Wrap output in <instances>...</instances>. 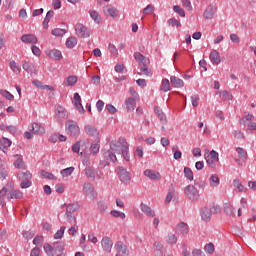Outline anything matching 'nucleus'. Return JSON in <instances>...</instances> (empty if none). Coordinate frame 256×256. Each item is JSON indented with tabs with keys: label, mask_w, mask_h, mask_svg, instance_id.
I'll list each match as a JSON object with an SVG mask.
<instances>
[{
	"label": "nucleus",
	"mask_w": 256,
	"mask_h": 256,
	"mask_svg": "<svg viewBox=\"0 0 256 256\" xmlns=\"http://www.w3.org/2000/svg\"><path fill=\"white\" fill-rule=\"evenodd\" d=\"M104 157L110 163H117V157H123L125 161H129V143L125 138L112 140L110 150L104 153Z\"/></svg>",
	"instance_id": "nucleus-1"
},
{
	"label": "nucleus",
	"mask_w": 256,
	"mask_h": 256,
	"mask_svg": "<svg viewBox=\"0 0 256 256\" xmlns=\"http://www.w3.org/2000/svg\"><path fill=\"white\" fill-rule=\"evenodd\" d=\"M184 194L186 199H188L189 201H192V203H196V201H198L201 198L199 189H197L195 185H191V184L187 185L184 188Z\"/></svg>",
	"instance_id": "nucleus-2"
},
{
	"label": "nucleus",
	"mask_w": 256,
	"mask_h": 256,
	"mask_svg": "<svg viewBox=\"0 0 256 256\" xmlns=\"http://www.w3.org/2000/svg\"><path fill=\"white\" fill-rule=\"evenodd\" d=\"M134 58L137 61L141 72L144 75H149V66H147V60L145 59V56H143V54H141L140 52H135Z\"/></svg>",
	"instance_id": "nucleus-3"
},
{
	"label": "nucleus",
	"mask_w": 256,
	"mask_h": 256,
	"mask_svg": "<svg viewBox=\"0 0 256 256\" xmlns=\"http://www.w3.org/2000/svg\"><path fill=\"white\" fill-rule=\"evenodd\" d=\"M75 33L77 37H80L81 39H89V37H91V30L82 23H77L75 25Z\"/></svg>",
	"instance_id": "nucleus-4"
},
{
	"label": "nucleus",
	"mask_w": 256,
	"mask_h": 256,
	"mask_svg": "<svg viewBox=\"0 0 256 256\" xmlns=\"http://www.w3.org/2000/svg\"><path fill=\"white\" fill-rule=\"evenodd\" d=\"M32 177L33 175L29 171L22 172L19 174V179H21L22 181L20 184L21 189H29V187L33 185V183L31 182Z\"/></svg>",
	"instance_id": "nucleus-5"
},
{
	"label": "nucleus",
	"mask_w": 256,
	"mask_h": 256,
	"mask_svg": "<svg viewBox=\"0 0 256 256\" xmlns=\"http://www.w3.org/2000/svg\"><path fill=\"white\" fill-rule=\"evenodd\" d=\"M66 133H68V135H71L72 137H79V133H81V130L79 129V125H77V122L69 120L66 123Z\"/></svg>",
	"instance_id": "nucleus-6"
},
{
	"label": "nucleus",
	"mask_w": 256,
	"mask_h": 256,
	"mask_svg": "<svg viewBox=\"0 0 256 256\" xmlns=\"http://www.w3.org/2000/svg\"><path fill=\"white\" fill-rule=\"evenodd\" d=\"M206 163L210 169H215L219 163V153L215 150L210 151V155L205 157Z\"/></svg>",
	"instance_id": "nucleus-7"
},
{
	"label": "nucleus",
	"mask_w": 256,
	"mask_h": 256,
	"mask_svg": "<svg viewBox=\"0 0 256 256\" xmlns=\"http://www.w3.org/2000/svg\"><path fill=\"white\" fill-rule=\"evenodd\" d=\"M82 191L88 199H91L92 201L97 199V192L95 191V188L93 187V184L87 182L84 183Z\"/></svg>",
	"instance_id": "nucleus-8"
},
{
	"label": "nucleus",
	"mask_w": 256,
	"mask_h": 256,
	"mask_svg": "<svg viewBox=\"0 0 256 256\" xmlns=\"http://www.w3.org/2000/svg\"><path fill=\"white\" fill-rule=\"evenodd\" d=\"M116 256H127L129 255V248L122 241H118L115 246Z\"/></svg>",
	"instance_id": "nucleus-9"
},
{
	"label": "nucleus",
	"mask_w": 256,
	"mask_h": 256,
	"mask_svg": "<svg viewBox=\"0 0 256 256\" xmlns=\"http://www.w3.org/2000/svg\"><path fill=\"white\" fill-rule=\"evenodd\" d=\"M55 117L57 121H63V119H67V110L62 105H56L55 108Z\"/></svg>",
	"instance_id": "nucleus-10"
},
{
	"label": "nucleus",
	"mask_w": 256,
	"mask_h": 256,
	"mask_svg": "<svg viewBox=\"0 0 256 256\" xmlns=\"http://www.w3.org/2000/svg\"><path fill=\"white\" fill-rule=\"evenodd\" d=\"M118 175L122 183H125V184L131 183V175L125 168L123 167L118 168Z\"/></svg>",
	"instance_id": "nucleus-11"
},
{
	"label": "nucleus",
	"mask_w": 256,
	"mask_h": 256,
	"mask_svg": "<svg viewBox=\"0 0 256 256\" xmlns=\"http://www.w3.org/2000/svg\"><path fill=\"white\" fill-rule=\"evenodd\" d=\"M45 53L47 57L53 59L54 61H61V59H63V54L58 49L46 50Z\"/></svg>",
	"instance_id": "nucleus-12"
},
{
	"label": "nucleus",
	"mask_w": 256,
	"mask_h": 256,
	"mask_svg": "<svg viewBox=\"0 0 256 256\" xmlns=\"http://www.w3.org/2000/svg\"><path fill=\"white\" fill-rule=\"evenodd\" d=\"M144 175L151 181H161V173L157 172V170L147 169L144 171Z\"/></svg>",
	"instance_id": "nucleus-13"
},
{
	"label": "nucleus",
	"mask_w": 256,
	"mask_h": 256,
	"mask_svg": "<svg viewBox=\"0 0 256 256\" xmlns=\"http://www.w3.org/2000/svg\"><path fill=\"white\" fill-rule=\"evenodd\" d=\"M29 131H32V133L34 135H44L45 133V127H43L41 124L39 123H32L29 126Z\"/></svg>",
	"instance_id": "nucleus-14"
},
{
	"label": "nucleus",
	"mask_w": 256,
	"mask_h": 256,
	"mask_svg": "<svg viewBox=\"0 0 256 256\" xmlns=\"http://www.w3.org/2000/svg\"><path fill=\"white\" fill-rule=\"evenodd\" d=\"M103 11L108 17L116 18L119 16V10L111 5L104 6Z\"/></svg>",
	"instance_id": "nucleus-15"
},
{
	"label": "nucleus",
	"mask_w": 256,
	"mask_h": 256,
	"mask_svg": "<svg viewBox=\"0 0 256 256\" xmlns=\"http://www.w3.org/2000/svg\"><path fill=\"white\" fill-rule=\"evenodd\" d=\"M102 249L106 253H111V249H113V241L109 239V237H104L101 241Z\"/></svg>",
	"instance_id": "nucleus-16"
},
{
	"label": "nucleus",
	"mask_w": 256,
	"mask_h": 256,
	"mask_svg": "<svg viewBox=\"0 0 256 256\" xmlns=\"http://www.w3.org/2000/svg\"><path fill=\"white\" fill-rule=\"evenodd\" d=\"M20 40L22 43H27L29 45H35V43L38 41L36 36L33 34H24L21 36Z\"/></svg>",
	"instance_id": "nucleus-17"
},
{
	"label": "nucleus",
	"mask_w": 256,
	"mask_h": 256,
	"mask_svg": "<svg viewBox=\"0 0 256 256\" xmlns=\"http://www.w3.org/2000/svg\"><path fill=\"white\" fill-rule=\"evenodd\" d=\"M209 59L213 65H219L221 63V54L217 50H212Z\"/></svg>",
	"instance_id": "nucleus-18"
},
{
	"label": "nucleus",
	"mask_w": 256,
	"mask_h": 256,
	"mask_svg": "<svg viewBox=\"0 0 256 256\" xmlns=\"http://www.w3.org/2000/svg\"><path fill=\"white\" fill-rule=\"evenodd\" d=\"M74 105L78 111V113H85V108H83V104H81V96L79 93H74Z\"/></svg>",
	"instance_id": "nucleus-19"
},
{
	"label": "nucleus",
	"mask_w": 256,
	"mask_h": 256,
	"mask_svg": "<svg viewBox=\"0 0 256 256\" xmlns=\"http://www.w3.org/2000/svg\"><path fill=\"white\" fill-rule=\"evenodd\" d=\"M11 145H13V142L10 139L5 137L0 139V151H3V153H7Z\"/></svg>",
	"instance_id": "nucleus-20"
},
{
	"label": "nucleus",
	"mask_w": 256,
	"mask_h": 256,
	"mask_svg": "<svg viewBox=\"0 0 256 256\" xmlns=\"http://www.w3.org/2000/svg\"><path fill=\"white\" fill-rule=\"evenodd\" d=\"M15 161H14V167L15 169H25V162L23 161V155L21 154H16L14 156Z\"/></svg>",
	"instance_id": "nucleus-21"
},
{
	"label": "nucleus",
	"mask_w": 256,
	"mask_h": 256,
	"mask_svg": "<svg viewBox=\"0 0 256 256\" xmlns=\"http://www.w3.org/2000/svg\"><path fill=\"white\" fill-rule=\"evenodd\" d=\"M154 111H155L160 123H162V125H167V116L165 115V113H163V110H161V108H159V106H156L154 108Z\"/></svg>",
	"instance_id": "nucleus-22"
},
{
	"label": "nucleus",
	"mask_w": 256,
	"mask_h": 256,
	"mask_svg": "<svg viewBox=\"0 0 256 256\" xmlns=\"http://www.w3.org/2000/svg\"><path fill=\"white\" fill-rule=\"evenodd\" d=\"M140 209L142 213L146 214L147 217H155V212L151 207H149V205L141 203Z\"/></svg>",
	"instance_id": "nucleus-23"
},
{
	"label": "nucleus",
	"mask_w": 256,
	"mask_h": 256,
	"mask_svg": "<svg viewBox=\"0 0 256 256\" xmlns=\"http://www.w3.org/2000/svg\"><path fill=\"white\" fill-rule=\"evenodd\" d=\"M177 233H180V235H187L189 233V225L185 222H180L176 227Z\"/></svg>",
	"instance_id": "nucleus-24"
},
{
	"label": "nucleus",
	"mask_w": 256,
	"mask_h": 256,
	"mask_svg": "<svg viewBox=\"0 0 256 256\" xmlns=\"http://www.w3.org/2000/svg\"><path fill=\"white\" fill-rule=\"evenodd\" d=\"M170 83L173 85V87H176L178 89L184 87L185 85V82H183L181 78H178L176 76H171Z\"/></svg>",
	"instance_id": "nucleus-25"
},
{
	"label": "nucleus",
	"mask_w": 256,
	"mask_h": 256,
	"mask_svg": "<svg viewBox=\"0 0 256 256\" xmlns=\"http://www.w3.org/2000/svg\"><path fill=\"white\" fill-rule=\"evenodd\" d=\"M201 219L203 221H210L211 220V209L204 207L200 211Z\"/></svg>",
	"instance_id": "nucleus-26"
},
{
	"label": "nucleus",
	"mask_w": 256,
	"mask_h": 256,
	"mask_svg": "<svg viewBox=\"0 0 256 256\" xmlns=\"http://www.w3.org/2000/svg\"><path fill=\"white\" fill-rule=\"evenodd\" d=\"M89 15L91 19H93V21L96 22L97 25H101L102 19L101 15H99V12H97L96 10H90Z\"/></svg>",
	"instance_id": "nucleus-27"
},
{
	"label": "nucleus",
	"mask_w": 256,
	"mask_h": 256,
	"mask_svg": "<svg viewBox=\"0 0 256 256\" xmlns=\"http://www.w3.org/2000/svg\"><path fill=\"white\" fill-rule=\"evenodd\" d=\"M84 130L85 133H87V135H90L91 137H99V132L97 131V129H95V127L91 125L85 126Z\"/></svg>",
	"instance_id": "nucleus-28"
},
{
	"label": "nucleus",
	"mask_w": 256,
	"mask_h": 256,
	"mask_svg": "<svg viewBox=\"0 0 256 256\" xmlns=\"http://www.w3.org/2000/svg\"><path fill=\"white\" fill-rule=\"evenodd\" d=\"M203 16L206 19H213V17H215V7L208 6L204 11Z\"/></svg>",
	"instance_id": "nucleus-29"
},
{
	"label": "nucleus",
	"mask_w": 256,
	"mask_h": 256,
	"mask_svg": "<svg viewBox=\"0 0 256 256\" xmlns=\"http://www.w3.org/2000/svg\"><path fill=\"white\" fill-rule=\"evenodd\" d=\"M221 180L219 179V176L217 174H212L209 178V184L210 187H217L220 185Z\"/></svg>",
	"instance_id": "nucleus-30"
},
{
	"label": "nucleus",
	"mask_w": 256,
	"mask_h": 256,
	"mask_svg": "<svg viewBox=\"0 0 256 256\" xmlns=\"http://www.w3.org/2000/svg\"><path fill=\"white\" fill-rule=\"evenodd\" d=\"M219 97L223 101H232L233 100V94H231V92L226 91V90L220 91L219 92Z\"/></svg>",
	"instance_id": "nucleus-31"
},
{
	"label": "nucleus",
	"mask_w": 256,
	"mask_h": 256,
	"mask_svg": "<svg viewBox=\"0 0 256 256\" xmlns=\"http://www.w3.org/2000/svg\"><path fill=\"white\" fill-rule=\"evenodd\" d=\"M125 105L128 109V111H135V107L137 105V103L135 102V98H128L125 101Z\"/></svg>",
	"instance_id": "nucleus-32"
},
{
	"label": "nucleus",
	"mask_w": 256,
	"mask_h": 256,
	"mask_svg": "<svg viewBox=\"0 0 256 256\" xmlns=\"http://www.w3.org/2000/svg\"><path fill=\"white\" fill-rule=\"evenodd\" d=\"M40 175L42 179H49L50 181H57V176H55L53 173H49L45 170H41Z\"/></svg>",
	"instance_id": "nucleus-33"
},
{
	"label": "nucleus",
	"mask_w": 256,
	"mask_h": 256,
	"mask_svg": "<svg viewBox=\"0 0 256 256\" xmlns=\"http://www.w3.org/2000/svg\"><path fill=\"white\" fill-rule=\"evenodd\" d=\"M23 197V192H21L20 190H13L12 192H10L7 196V199L11 200V199H21Z\"/></svg>",
	"instance_id": "nucleus-34"
},
{
	"label": "nucleus",
	"mask_w": 256,
	"mask_h": 256,
	"mask_svg": "<svg viewBox=\"0 0 256 256\" xmlns=\"http://www.w3.org/2000/svg\"><path fill=\"white\" fill-rule=\"evenodd\" d=\"M84 171H85L86 177H88V179H90V181H95V177H96L97 173L93 170V168L87 167V168H85Z\"/></svg>",
	"instance_id": "nucleus-35"
},
{
	"label": "nucleus",
	"mask_w": 256,
	"mask_h": 256,
	"mask_svg": "<svg viewBox=\"0 0 256 256\" xmlns=\"http://www.w3.org/2000/svg\"><path fill=\"white\" fill-rule=\"evenodd\" d=\"M9 67H10L11 71H13V73H15L16 75H19V73H21V66H19L17 64V62L10 61L9 62Z\"/></svg>",
	"instance_id": "nucleus-36"
},
{
	"label": "nucleus",
	"mask_w": 256,
	"mask_h": 256,
	"mask_svg": "<svg viewBox=\"0 0 256 256\" xmlns=\"http://www.w3.org/2000/svg\"><path fill=\"white\" fill-rule=\"evenodd\" d=\"M75 172V167H68L66 169H63L60 171V175L62 177H71L73 173Z\"/></svg>",
	"instance_id": "nucleus-37"
},
{
	"label": "nucleus",
	"mask_w": 256,
	"mask_h": 256,
	"mask_svg": "<svg viewBox=\"0 0 256 256\" xmlns=\"http://www.w3.org/2000/svg\"><path fill=\"white\" fill-rule=\"evenodd\" d=\"M76 46H77V38L76 37L72 36L66 40V47L68 49H73V47H76Z\"/></svg>",
	"instance_id": "nucleus-38"
},
{
	"label": "nucleus",
	"mask_w": 256,
	"mask_h": 256,
	"mask_svg": "<svg viewBox=\"0 0 256 256\" xmlns=\"http://www.w3.org/2000/svg\"><path fill=\"white\" fill-rule=\"evenodd\" d=\"M66 87H73L77 83V76H69L64 81Z\"/></svg>",
	"instance_id": "nucleus-39"
},
{
	"label": "nucleus",
	"mask_w": 256,
	"mask_h": 256,
	"mask_svg": "<svg viewBox=\"0 0 256 256\" xmlns=\"http://www.w3.org/2000/svg\"><path fill=\"white\" fill-rule=\"evenodd\" d=\"M236 153H238L239 159L242 161H247V151H245V149L238 147L236 148Z\"/></svg>",
	"instance_id": "nucleus-40"
},
{
	"label": "nucleus",
	"mask_w": 256,
	"mask_h": 256,
	"mask_svg": "<svg viewBox=\"0 0 256 256\" xmlns=\"http://www.w3.org/2000/svg\"><path fill=\"white\" fill-rule=\"evenodd\" d=\"M43 248H44L45 253L48 254L49 256L55 255V248L53 246H51V244L45 243Z\"/></svg>",
	"instance_id": "nucleus-41"
},
{
	"label": "nucleus",
	"mask_w": 256,
	"mask_h": 256,
	"mask_svg": "<svg viewBox=\"0 0 256 256\" xmlns=\"http://www.w3.org/2000/svg\"><path fill=\"white\" fill-rule=\"evenodd\" d=\"M224 213H226V215H229L230 217L235 215V208H233V205L231 204H225L224 205Z\"/></svg>",
	"instance_id": "nucleus-42"
},
{
	"label": "nucleus",
	"mask_w": 256,
	"mask_h": 256,
	"mask_svg": "<svg viewBox=\"0 0 256 256\" xmlns=\"http://www.w3.org/2000/svg\"><path fill=\"white\" fill-rule=\"evenodd\" d=\"M51 33L52 35H54V37H63V35L67 33V30L61 29V28H55L51 31Z\"/></svg>",
	"instance_id": "nucleus-43"
},
{
	"label": "nucleus",
	"mask_w": 256,
	"mask_h": 256,
	"mask_svg": "<svg viewBox=\"0 0 256 256\" xmlns=\"http://www.w3.org/2000/svg\"><path fill=\"white\" fill-rule=\"evenodd\" d=\"M160 90L167 92V91H171V86L169 84V79H163L162 80V84L160 86Z\"/></svg>",
	"instance_id": "nucleus-44"
},
{
	"label": "nucleus",
	"mask_w": 256,
	"mask_h": 256,
	"mask_svg": "<svg viewBox=\"0 0 256 256\" xmlns=\"http://www.w3.org/2000/svg\"><path fill=\"white\" fill-rule=\"evenodd\" d=\"M0 95H2V97H5V99H7L8 101H13L15 99V96H13V94H11L7 90L0 89Z\"/></svg>",
	"instance_id": "nucleus-45"
},
{
	"label": "nucleus",
	"mask_w": 256,
	"mask_h": 256,
	"mask_svg": "<svg viewBox=\"0 0 256 256\" xmlns=\"http://www.w3.org/2000/svg\"><path fill=\"white\" fill-rule=\"evenodd\" d=\"M22 67L24 71H27V73H33V70L35 69V66H33V63L31 62H24Z\"/></svg>",
	"instance_id": "nucleus-46"
},
{
	"label": "nucleus",
	"mask_w": 256,
	"mask_h": 256,
	"mask_svg": "<svg viewBox=\"0 0 256 256\" xmlns=\"http://www.w3.org/2000/svg\"><path fill=\"white\" fill-rule=\"evenodd\" d=\"M7 195V188L3 187L1 190H0V205L2 207H5V197Z\"/></svg>",
	"instance_id": "nucleus-47"
},
{
	"label": "nucleus",
	"mask_w": 256,
	"mask_h": 256,
	"mask_svg": "<svg viewBox=\"0 0 256 256\" xmlns=\"http://www.w3.org/2000/svg\"><path fill=\"white\" fill-rule=\"evenodd\" d=\"M184 175L188 181H193L194 176H193V171L189 167L184 168Z\"/></svg>",
	"instance_id": "nucleus-48"
},
{
	"label": "nucleus",
	"mask_w": 256,
	"mask_h": 256,
	"mask_svg": "<svg viewBox=\"0 0 256 256\" xmlns=\"http://www.w3.org/2000/svg\"><path fill=\"white\" fill-rule=\"evenodd\" d=\"M166 241L170 245H175V243H177V236L173 233H169L168 236L166 237Z\"/></svg>",
	"instance_id": "nucleus-49"
},
{
	"label": "nucleus",
	"mask_w": 256,
	"mask_h": 256,
	"mask_svg": "<svg viewBox=\"0 0 256 256\" xmlns=\"http://www.w3.org/2000/svg\"><path fill=\"white\" fill-rule=\"evenodd\" d=\"M110 215H112V217H116V218H120V219H125L127 217L125 215V213L117 211V210H112L110 212Z\"/></svg>",
	"instance_id": "nucleus-50"
},
{
	"label": "nucleus",
	"mask_w": 256,
	"mask_h": 256,
	"mask_svg": "<svg viewBox=\"0 0 256 256\" xmlns=\"http://www.w3.org/2000/svg\"><path fill=\"white\" fill-rule=\"evenodd\" d=\"M173 11L175 13H177L178 15H180V17H185V10H183V8H181V6L174 5L173 6Z\"/></svg>",
	"instance_id": "nucleus-51"
},
{
	"label": "nucleus",
	"mask_w": 256,
	"mask_h": 256,
	"mask_svg": "<svg viewBox=\"0 0 256 256\" xmlns=\"http://www.w3.org/2000/svg\"><path fill=\"white\" fill-rule=\"evenodd\" d=\"M172 151L174 152V159H181L183 154L181 153V151H179V146H173Z\"/></svg>",
	"instance_id": "nucleus-52"
},
{
	"label": "nucleus",
	"mask_w": 256,
	"mask_h": 256,
	"mask_svg": "<svg viewBox=\"0 0 256 256\" xmlns=\"http://www.w3.org/2000/svg\"><path fill=\"white\" fill-rule=\"evenodd\" d=\"M65 226H62L55 234L54 239H62L63 235H65Z\"/></svg>",
	"instance_id": "nucleus-53"
},
{
	"label": "nucleus",
	"mask_w": 256,
	"mask_h": 256,
	"mask_svg": "<svg viewBox=\"0 0 256 256\" xmlns=\"http://www.w3.org/2000/svg\"><path fill=\"white\" fill-rule=\"evenodd\" d=\"M204 251L206 253H209L210 255L214 253L215 251V245L213 243H208L204 247Z\"/></svg>",
	"instance_id": "nucleus-54"
},
{
	"label": "nucleus",
	"mask_w": 256,
	"mask_h": 256,
	"mask_svg": "<svg viewBox=\"0 0 256 256\" xmlns=\"http://www.w3.org/2000/svg\"><path fill=\"white\" fill-rule=\"evenodd\" d=\"M233 185L234 187H236V189H238L240 193H243V191H245V188L243 187V184H241V181H239V179H235L233 181Z\"/></svg>",
	"instance_id": "nucleus-55"
},
{
	"label": "nucleus",
	"mask_w": 256,
	"mask_h": 256,
	"mask_svg": "<svg viewBox=\"0 0 256 256\" xmlns=\"http://www.w3.org/2000/svg\"><path fill=\"white\" fill-rule=\"evenodd\" d=\"M75 211H77V205H75V204H68L66 206V213L73 214V213H75Z\"/></svg>",
	"instance_id": "nucleus-56"
},
{
	"label": "nucleus",
	"mask_w": 256,
	"mask_h": 256,
	"mask_svg": "<svg viewBox=\"0 0 256 256\" xmlns=\"http://www.w3.org/2000/svg\"><path fill=\"white\" fill-rule=\"evenodd\" d=\"M182 3V6L185 7L188 11L193 10V6L191 5V0H180Z\"/></svg>",
	"instance_id": "nucleus-57"
},
{
	"label": "nucleus",
	"mask_w": 256,
	"mask_h": 256,
	"mask_svg": "<svg viewBox=\"0 0 256 256\" xmlns=\"http://www.w3.org/2000/svg\"><path fill=\"white\" fill-rule=\"evenodd\" d=\"M99 148H100V145L98 142H96L91 145L90 151H91V153H93V155H97L99 153Z\"/></svg>",
	"instance_id": "nucleus-58"
},
{
	"label": "nucleus",
	"mask_w": 256,
	"mask_h": 256,
	"mask_svg": "<svg viewBox=\"0 0 256 256\" xmlns=\"http://www.w3.org/2000/svg\"><path fill=\"white\" fill-rule=\"evenodd\" d=\"M232 134L235 139H245V134L241 130H235Z\"/></svg>",
	"instance_id": "nucleus-59"
},
{
	"label": "nucleus",
	"mask_w": 256,
	"mask_h": 256,
	"mask_svg": "<svg viewBox=\"0 0 256 256\" xmlns=\"http://www.w3.org/2000/svg\"><path fill=\"white\" fill-rule=\"evenodd\" d=\"M168 25H171L172 27H181V22L175 18H171L168 20Z\"/></svg>",
	"instance_id": "nucleus-60"
},
{
	"label": "nucleus",
	"mask_w": 256,
	"mask_h": 256,
	"mask_svg": "<svg viewBox=\"0 0 256 256\" xmlns=\"http://www.w3.org/2000/svg\"><path fill=\"white\" fill-rule=\"evenodd\" d=\"M154 11H155V6L148 5L146 8L143 9V14L144 15H149L151 13H154Z\"/></svg>",
	"instance_id": "nucleus-61"
},
{
	"label": "nucleus",
	"mask_w": 256,
	"mask_h": 256,
	"mask_svg": "<svg viewBox=\"0 0 256 256\" xmlns=\"http://www.w3.org/2000/svg\"><path fill=\"white\" fill-rule=\"evenodd\" d=\"M65 217L68 223H77V218L73 214L65 213Z\"/></svg>",
	"instance_id": "nucleus-62"
},
{
	"label": "nucleus",
	"mask_w": 256,
	"mask_h": 256,
	"mask_svg": "<svg viewBox=\"0 0 256 256\" xmlns=\"http://www.w3.org/2000/svg\"><path fill=\"white\" fill-rule=\"evenodd\" d=\"M192 107H199V95L191 96Z\"/></svg>",
	"instance_id": "nucleus-63"
},
{
	"label": "nucleus",
	"mask_w": 256,
	"mask_h": 256,
	"mask_svg": "<svg viewBox=\"0 0 256 256\" xmlns=\"http://www.w3.org/2000/svg\"><path fill=\"white\" fill-rule=\"evenodd\" d=\"M192 255L193 256H205V253L201 249H194L192 250Z\"/></svg>",
	"instance_id": "nucleus-64"
}]
</instances>
